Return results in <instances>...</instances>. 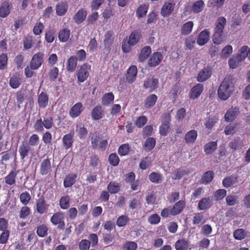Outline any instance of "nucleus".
<instances>
[{
	"label": "nucleus",
	"instance_id": "nucleus-19",
	"mask_svg": "<svg viewBox=\"0 0 250 250\" xmlns=\"http://www.w3.org/2000/svg\"><path fill=\"white\" fill-rule=\"evenodd\" d=\"M82 110V104L80 102L77 103L75 104L70 109L69 115L73 118H76L80 115Z\"/></svg>",
	"mask_w": 250,
	"mask_h": 250
},
{
	"label": "nucleus",
	"instance_id": "nucleus-54",
	"mask_svg": "<svg viewBox=\"0 0 250 250\" xmlns=\"http://www.w3.org/2000/svg\"><path fill=\"white\" fill-rule=\"evenodd\" d=\"M48 228L44 224L39 225L37 229V233L40 237H44L46 235Z\"/></svg>",
	"mask_w": 250,
	"mask_h": 250
},
{
	"label": "nucleus",
	"instance_id": "nucleus-13",
	"mask_svg": "<svg viewBox=\"0 0 250 250\" xmlns=\"http://www.w3.org/2000/svg\"><path fill=\"white\" fill-rule=\"evenodd\" d=\"M74 135V132L72 131L63 136L62 143L65 149H68L72 147L73 143Z\"/></svg>",
	"mask_w": 250,
	"mask_h": 250
},
{
	"label": "nucleus",
	"instance_id": "nucleus-4",
	"mask_svg": "<svg viewBox=\"0 0 250 250\" xmlns=\"http://www.w3.org/2000/svg\"><path fill=\"white\" fill-rule=\"evenodd\" d=\"M159 81L154 76H149L144 82V87L152 92L158 87Z\"/></svg>",
	"mask_w": 250,
	"mask_h": 250
},
{
	"label": "nucleus",
	"instance_id": "nucleus-6",
	"mask_svg": "<svg viewBox=\"0 0 250 250\" xmlns=\"http://www.w3.org/2000/svg\"><path fill=\"white\" fill-rule=\"evenodd\" d=\"M175 6V2L172 0L166 2L161 8V14L162 16L164 17L169 16L172 13Z\"/></svg>",
	"mask_w": 250,
	"mask_h": 250
},
{
	"label": "nucleus",
	"instance_id": "nucleus-37",
	"mask_svg": "<svg viewBox=\"0 0 250 250\" xmlns=\"http://www.w3.org/2000/svg\"><path fill=\"white\" fill-rule=\"evenodd\" d=\"M155 139L149 137L145 141L144 148L145 151L149 152L155 147Z\"/></svg>",
	"mask_w": 250,
	"mask_h": 250
},
{
	"label": "nucleus",
	"instance_id": "nucleus-35",
	"mask_svg": "<svg viewBox=\"0 0 250 250\" xmlns=\"http://www.w3.org/2000/svg\"><path fill=\"white\" fill-rule=\"evenodd\" d=\"M77 177L76 174L71 173L68 175L64 179L63 185L65 188L71 187L75 182Z\"/></svg>",
	"mask_w": 250,
	"mask_h": 250
},
{
	"label": "nucleus",
	"instance_id": "nucleus-58",
	"mask_svg": "<svg viewBox=\"0 0 250 250\" xmlns=\"http://www.w3.org/2000/svg\"><path fill=\"white\" fill-rule=\"evenodd\" d=\"M109 164L112 166H117L120 162V159L116 153H111L108 157Z\"/></svg>",
	"mask_w": 250,
	"mask_h": 250
},
{
	"label": "nucleus",
	"instance_id": "nucleus-33",
	"mask_svg": "<svg viewBox=\"0 0 250 250\" xmlns=\"http://www.w3.org/2000/svg\"><path fill=\"white\" fill-rule=\"evenodd\" d=\"M237 177L234 175H232L225 177L222 181V185L225 188H228L233 186L237 182Z\"/></svg>",
	"mask_w": 250,
	"mask_h": 250
},
{
	"label": "nucleus",
	"instance_id": "nucleus-63",
	"mask_svg": "<svg viewBox=\"0 0 250 250\" xmlns=\"http://www.w3.org/2000/svg\"><path fill=\"white\" fill-rule=\"evenodd\" d=\"M42 123L43 125V127H44L46 129L51 128L53 125V118L51 116L47 117L45 118H44L42 121Z\"/></svg>",
	"mask_w": 250,
	"mask_h": 250
},
{
	"label": "nucleus",
	"instance_id": "nucleus-62",
	"mask_svg": "<svg viewBox=\"0 0 250 250\" xmlns=\"http://www.w3.org/2000/svg\"><path fill=\"white\" fill-rule=\"evenodd\" d=\"M138 245L136 243L133 241H127L123 246V248L125 250H136Z\"/></svg>",
	"mask_w": 250,
	"mask_h": 250
},
{
	"label": "nucleus",
	"instance_id": "nucleus-36",
	"mask_svg": "<svg viewBox=\"0 0 250 250\" xmlns=\"http://www.w3.org/2000/svg\"><path fill=\"white\" fill-rule=\"evenodd\" d=\"M149 180L155 184H160L163 181V176L160 173L152 172L149 175Z\"/></svg>",
	"mask_w": 250,
	"mask_h": 250
},
{
	"label": "nucleus",
	"instance_id": "nucleus-45",
	"mask_svg": "<svg viewBox=\"0 0 250 250\" xmlns=\"http://www.w3.org/2000/svg\"><path fill=\"white\" fill-rule=\"evenodd\" d=\"M140 38V36L138 32H133L129 36L127 43L130 45L133 46L139 42Z\"/></svg>",
	"mask_w": 250,
	"mask_h": 250
},
{
	"label": "nucleus",
	"instance_id": "nucleus-52",
	"mask_svg": "<svg viewBox=\"0 0 250 250\" xmlns=\"http://www.w3.org/2000/svg\"><path fill=\"white\" fill-rule=\"evenodd\" d=\"M20 199L21 203L24 206L27 205L31 200L30 194L27 192H22L20 196Z\"/></svg>",
	"mask_w": 250,
	"mask_h": 250
},
{
	"label": "nucleus",
	"instance_id": "nucleus-38",
	"mask_svg": "<svg viewBox=\"0 0 250 250\" xmlns=\"http://www.w3.org/2000/svg\"><path fill=\"white\" fill-rule=\"evenodd\" d=\"M68 10V5L64 2H62L56 5V12L57 15L62 16L65 15Z\"/></svg>",
	"mask_w": 250,
	"mask_h": 250
},
{
	"label": "nucleus",
	"instance_id": "nucleus-20",
	"mask_svg": "<svg viewBox=\"0 0 250 250\" xmlns=\"http://www.w3.org/2000/svg\"><path fill=\"white\" fill-rule=\"evenodd\" d=\"M209 38V32L207 30H204L199 34L197 42L200 45H203L208 41Z\"/></svg>",
	"mask_w": 250,
	"mask_h": 250
},
{
	"label": "nucleus",
	"instance_id": "nucleus-47",
	"mask_svg": "<svg viewBox=\"0 0 250 250\" xmlns=\"http://www.w3.org/2000/svg\"><path fill=\"white\" fill-rule=\"evenodd\" d=\"M70 31L67 29H64L59 32L58 38L62 42H66L70 37Z\"/></svg>",
	"mask_w": 250,
	"mask_h": 250
},
{
	"label": "nucleus",
	"instance_id": "nucleus-50",
	"mask_svg": "<svg viewBox=\"0 0 250 250\" xmlns=\"http://www.w3.org/2000/svg\"><path fill=\"white\" fill-rule=\"evenodd\" d=\"M233 236L235 239L241 240L246 236L245 231L242 229H238L233 232Z\"/></svg>",
	"mask_w": 250,
	"mask_h": 250
},
{
	"label": "nucleus",
	"instance_id": "nucleus-46",
	"mask_svg": "<svg viewBox=\"0 0 250 250\" xmlns=\"http://www.w3.org/2000/svg\"><path fill=\"white\" fill-rule=\"evenodd\" d=\"M227 195V191L224 189H219L213 193V197L215 201H218L223 199Z\"/></svg>",
	"mask_w": 250,
	"mask_h": 250
},
{
	"label": "nucleus",
	"instance_id": "nucleus-22",
	"mask_svg": "<svg viewBox=\"0 0 250 250\" xmlns=\"http://www.w3.org/2000/svg\"><path fill=\"white\" fill-rule=\"evenodd\" d=\"M22 83V79L18 74L12 75L9 79V85L14 89L18 88Z\"/></svg>",
	"mask_w": 250,
	"mask_h": 250
},
{
	"label": "nucleus",
	"instance_id": "nucleus-32",
	"mask_svg": "<svg viewBox=\"0 0 250 250\" xmlns=\"http://www.w3.org/2000/svg\"><path fill=\"white\" fill-rule=\"evenodd\" d=\"M87 15L86 11L82 9L79 10L74 16V20L77 24H80L85 20Z\"/></svg>",
	"mask_w": 250,
	"mask_h": 250
},
{
	"label": "nucleus",
	"instance_id": "nucleus-42",
	"mask_svg": "<svg viewBox=\"0 0 250 250\" xmlns=\"http://www.w3.org/2000/svg\"><path fill=\"white\" fill-rule=\"evenodd\" d=\"M214 177V173L212 171H208L202 176L201 182L202 184L207 185L210 183Z\"/></svg>",
	"mask_w": 250,
	"mask_h": 250
},
{
	"label": "nucleus",
	"instance_id": "nucleus-26",
	"mask_svg": "<svg viewBox=\"0 0 250 250\" xmlns=\"http://www.w3.org/2000/svg\"><path fill=\"white\" fill-rule=\"evenodd\" d=\"M157 96L154 94H152L148 96L144 101V106L147 108L149 109L154 106L157 100Z\"/></svg>",
	"mask_w": 250,
	"mask_h": 250
},
{
	"label": "nucleus",
	"instance_id": "nucleus-31",
	"mask_svg": "<svg viewBox=\"0 0 250 250\" xmlns=\"http://www.w3.org/2000/svg\"><path fill=\"white\" fill-rule=\"evenodd\" d=\"M189 245L188 240L185 238L178 240L175 244V248L176 250H187Z\"/></svg>",
	"mask_w": 250,
	"mask_h": 250
},
{
	"label": "nucleus",
	"instance_id": "nucleus-56",
	"mask_svg": "<svg viewBox=\"0 0 250 250\" xmlns=\"http://www.w3.org/2000/svg\"><path fill=\"white\" fill-rule=\"evenodd\" d=\"M17 175V173L15 171H12L6 177H5V183L7 184L12 185L15 183L16 180L15 178Z\"/></svg>",
	"mask_w": 250,
	"mask_h": 250
},
{
	"label": "nucleus",
	"instance_id": "nucleus-1",
	"mask_svg": "<svg viewBox=\"0 0 250 250\" xmlns=\"http://www.w3.org/2000/svg\"><path fill=\"white\" fill-rule=\"evenodd\" d=\"M235 83L234 78L232 76H226L218 87L217 90L218 97L223 101L229 99L234 90Z\"/></svg>",
	"mask_w": 250,
	"mask_h": 250
},
{
	"label": "nucleus",
	"instance_id": "nucleus-10",
	"mask_svg": "<svg viewBox=\"0 0 250 250\" xmlns=\"http://www.w3.org/2000/svg\"><path fill=\"white\" fill-rule=\"evenodd\" d=\"M213 205V200L210 197H204L200 200L198 204V208L200 210H207Z\"/></svg>",
	"mask_w": 250,
	"mask_h": 250
},
{
	"label": "nucleus",
	"instance_id": "nucleus-44",
	"mask_svg": "<svg viewBox=\"0 0 250 250\" xmlns=\"http://www.w3.org/2000/svg\"><path fill=\"white\" fill-rule=\"evenodd\" d=\"M10 12L9 5L8 2H3L0 7V17L5 18L7 16Z\"/></svg>",
	"mask_w": 250,
	"mask_h": 250
},
{
	"label": "nucleus",
	"instance_id": "nucleus-28",
	"mask_svg": "<svg viewBox=\"0 0 250 250\" xmlns=\"http://www.w3.org/2000/svg\"><path fill=\"white\" fill-rule=\"evenodd\" d=\"M151 52V48L149 46H145L141 51L139 55L138 61L140 62H144L146 60Z\"/></svg>",
	"mask_w": 250,
	"mask_h": 250
},
{
	"label": "nucleus",
	"instance_id": "nucleus-53",
	"mask_svg": "<svg viewBox=\"0 0 250 250\" xmlns=\"http://www.w3.org/2000/svg\"><path fill=\"white\" fill-rule=\"evenodd\" d=\"M188 172L185 169L180 168L177 169L173 173V176L172 177V178L175 180H179L183 176L188 174Z\"/></svg>",
	"mask_w": 250,
	"mask_h": 250
},
{
	"label": "nucleus",
	"instance_id": "nucleus-12",
	"mask_svg": "<svg viewBox=\"0 0 250 250\" xmlns=\"http://www.w3.org/2000/svg\"><path fill=\"white\" fill-rule=\"evenodd\" d=\"M137 68L135 65H131L127 70L126 81L129 83H133L136 78Z\"/></svg>",
	"mask_w": 250,
	"mask_h": 250
},
{
	"label": "nucleus",
	"instance_id": "nucleus-25",
	"mask_svg": "<svg viewBox=\"0 0 250 250\" xmlns=\"http://www.w3.org/2000/svg\"><path fill=\"white\" fill-rule=\"evenodd\" d=\"M239 113V109L237 108H231L225 115V119L227 122H232L237 116Z\"/></svg>",
	"mask_w": 250,
	"mask_h": 250
},
{
	"label": "nucleus",
	"instance_id": "nucleus-60",
	"mask_svg": "<svg viewBox=\"0 0 250 250\" xmlns=\"http://www.w3.org/2000/svg\"><path fill=\"white\" fill-rule=\"evenodd\" d=\"M232 52V47L230 45H227L223 48L221 53V57L223 58H227Z\"/></svg>",
	"mask_w": 250,
	"mask_h": 250
},
{
	"label": "nucleus",
	"instance_id": "nucleus-14",
	"mask_svg": "<svg viewBox=\"0 0 250 250\" xmlns=\"http://www.w3.org/2000/svg\"><path fill=\"white\" fill-rule=\"evenodd\" d=\"M48 209V205L42 196L40 197L36 202L37 211L40 214H43Z\"/></svg>",
	"mask_w": 250,
	"mask_h": 250
},
{
	"label": "nucleus",
	"instance_id": "nucleus-55",
	"mask_svg": "<svg viewBox=\"0 0 250 250\" xmlns=\"http://www.w3.org/2000/svg\"><path fill=\"white\" fill-rule=\"evenodd\" d=\"M212 41L215 44L219 45L224 42L222 37V33L215 32L212 36Z\"/></svg>",
	"mask_w": 250,
	"mask_h": 250
},
{
	"label": "nucleus",
	"instance_id": "nucleus-64",
	"mask_svg": "<svg viewBox=\"0 0 250 250\" xmlns=\"http://www.w3.org/2000/svg\"><path fill=\"white\" fill-rule=\"evenodd\" d=\"M91 242L86 239L82 240L79 244V248L81 250H88L90 246Z\"/></svg>",
	"mask_w": 250,
	"mask_h": 250
},
{
	"label": "nucleus",
	"instance_id": "nucleus-16",
	"mask_svg": "<svg viewBox=\"0 0 250 250\" xmlns=\"http://www.w3.org/2000/svg\"><path fill=\"white\" fill-rule=\"evenodd\" d=\"M49 97L47 94L42 92L38 95V103L40 108H44L48 104Z\"/></svg>",
	"mask_w": 250,
	"mask_h": 250
},
{
	"label": "nucleus",
	"instance_id": "nucleus-34",
	"mask_svg": "<svg viewBox=\"0 0 250 250\" xmlns=\"http://www.w3.org/2000/svg\"><path fill=\"white\" fill-rule=\"evenodd\" d=\"M249 48L247 45H244L240 48V49L238 50V53L236 55V56L238 57V59L240 61H243L245 59L248 57L249 58Z\"/></svg>",
	"mask_w": 250,
	"mask_h": 250
},
{
	"label": "nucleus",
	"instance_id": "nucleus-24",
	"mask_svg": "<svg viewBox=\"0 0 250 250\" xmlns=\"http://www.w3.org/2000/svg\"><path fill=\"white\" fill-rule=\"evenodd\" d=\"M197 137V132L195 130H191L185 135L184 139L188 144H193Z\"/></svg>",
	"mask_w": 250,
	"mask_h": 250
},
{
	"label": "nucleus",
	"instance_id": "nucleus-8",
	"mask_svg": "<svg viewBox=\"0 0 250 250\" xmlns=\"http://www.w3.org/2000/svg\"><path fill=\"white\" fill-rule=\"evenodd\" d=\"M163 59L162 54L159 52L152 54L148 61V65L150 67H155L158 65Z\"/></svg>",
	"mask_w": 250,
	"mask_h": 250
},
{
	"label": "nucleus",
	"instance_id": "nucleus-7",
	"mask_svg": "<svg viewBox=\"0 0 250 250\" xmlns=\"http://www.w3.org/2000/svg\"><path fill=\"white\" fill-rule=\"evenodd\" d=\"M43 53L39 52L33 56L30 63L31 69L36 70L41 66L43 61Z\"/></svg>",
	"mask_w": 250,
	"mask_h": 250
},
{
	"label": "nucleus",
	"instance_id": "nucleus-17",
	"mask_svg": "<svg viewBox=\"0 0 250 250\" xmlns=\"http://www.w3.org/2000/svg\"><path fill=\"white\" fill-rule=\"evenodd\" d=\"M30 150V146H29L27 143L23 142L19 148V152L21 159L24 160V159L28 156Z\"/></svg>",
	"mask_w": 250,
	"mask_h": 250
},
{
	"label": "nucleus",
	"instance_id": "nucleus-5",
	"mask_svg": "<svg viewBox=\"0 0 250 250\" xmlns=\"http://www.w3.org/2000/svg\"><path fill=\"white\" fill-rule=\"evenodd\" d=\"M91 145L94 148H99L105 150L108 145L106 140H103L98 135L93 136L91 139Z\"/></svg>",
	"mask_w": 250,
	"mask_h": 250
},
{
	"label": "nucleus",
	"instance_id": "nucleus-40",
	"mask_svg": "<svg viewBox=\"0 0 250 250\" xmlns=\"http://www.w3.org/2000/svg\"><path fill=\"white\" fill-rule=\"evenodd\" d=\"M205 7L204 2L202 0L195 1L191 7V10L194 13L197 14L201 12Z\"/></svg>",
	"mask_w": 250,
	"mask_h": 250
},
{
	"label": "nucleus",
	"instance_id": "nucleus-27",
	"mask_svg": "<svg viewBox=\"0 0 250 250\" xmlns=\"http://www.w3.org/2000/svg\"><path fill=\"white\" fill-rule=\"evenodd\" d=\"M194 23L192 21H188L184 23L181 26V34L182 35H188L192 30Z\"/></svg>",
	"mask_w": 250,
	"mask_h": 250
},
{
	"label": "nucleus",
	"instance_id": "nucleus-48",
	"mask_svg": "<svg viewBox=\"0 0 250 250\" xmlns=\"http://www.w3.org/2000/svg\"><path fill=\"white\" fill-rule=\"evenodd\" d=\"M60 207L63 209H66L70 206V198L68 196L62 197L60 200Z\"/></svg>",
	"mask_w": 250,
	"mask_h": 250
},
{
	"label": "nucleus",
	"instance_id": "nucleus-18",
	"mask_svg": "<svg viewBox=\"0 0 250 250\" xmlns=\"http://www.w3.org/2000/svg\"><path fill=\"white\" fill-rule=\"evenodd\" d=\"M186 202L184 200H180L176 202L171 208V215L175 216L180 214L185 208Z\"/></svg>",
	"mask_w": 250,
	"mask_h": 250
},
{
	"label": "nucleus",
	"instance_id": "nucleus-39",
	"mask_svg": "<svg viewBox=\"0 0 250 250\" xmlns=\"http://www.w3.org/2000/svg\"><path fill=\"white\" fill-rule=\"evenodd\" d=\"M77 64V61L76 56H71L69 58L67 62L66 68L69 72H73L76 67Z\"/></svg>",
	"mask_w": 250,
	"mask_h": 250
},
{
	"label": "nucleus",
	"instance_id": "nucleus-30",
	"mask_svg": "<svg viewBox=\"0 0 250 250\" xmlns=\"http://www.w3.org/2000/svg\"><path fill=\"white\" fill-rule=\"evenodd\" d=\"M227 21L225 17H220L217 20L216 26L214 29L215 32L223 33Z\"/></svg>",
	"mask_w": 250,
	"mask_h": 250
},
{
	"label": "nucleus",
	"instance_id": "nucleus-21",
	"mask_svg": "<svg viewBox=\"0 0 250 250\" xmlns=\"http://www.w3.org/2000/svg\"><path fill=\"white\" fill-rule=\"evenodd\" d=\"M91 117L94 120L102 119L104 116V111L100 105L95 106L91 112Z\"/></svg>",
	"mask_w": 250,
	"mask_h": 250
},
{
	"label": "nucleus",
	"instance_id": "nucleus-23",
	"mask_svg": "<svg viewBox=\"0 0 250 250\" xmlns=\"http://www.w3.org/2000/svg\"><path fill=\"white\" fill-rule=\"evenodd\" d=\"M104 42L105 47L110 48L114 40L113 32L111 30L107 31L104 34Z\"/></svg>",
	"mask_w": 250,
	"mask_h": 250
},
{
	"label": "nucleus",
	"instance_id": "nucleus-3",
	"mask_svg": "<svg viewBox=\"0 0 250 250\" xmlns=\"http://www.w3.org/2000/svg\"><path fill=\"white\" fill-rule=\"evenodd\" d=\"M91 70V66L84 63L79 68L77 73V79L79 83L84 82L88 77Z\"/></svg>",
	"mask_w": 250,
	"mask_h": 250
},
{
	"label": "nucleus",
	"instance_id": "nucleus-9",
	"mask_svg": "<svg viewBox=\"0 0 250 250\" xmlns=\"http://www.w3.org/2000/svg\"><path fill=\"white\" fill-rule=\"evenodd\" d=\"M52 169L51 164L48 158L42 160L40 165V173L42 175L49 174Z\"/></svg>",
	"mask_w": 250,
	"mask_h": 250
},
{
	"label": "nucleus",
	"instance_id": "nucleus-57",
	"mask_svg": "<svg viewBox=\"0 0 250 250\" xmlns=\"http://www.w3.org/2000/svg\"><path fill=\"white\" fill-rule=\"evenodd\" d=\"M23 47L25 49H29L33 46V37L31 35H27L23 40Z\"/></svg>",
	"mask_w": 250,
	"mask_h": 250
},
{
	"label": "nucleus",
	"instance_id": "nucleus-2",
	"mask_svg": "<svg viewBox=\"0 0 250 250\" xmlns=\"http://www.w3.org/2000/svg\"><path fill=\"white\" fill-rule=\"evenodd\" d=\"M64 220V214L62 212L54 213L50 219L51 222L54 225L57 226V229L60 230H63L65 228Z\"/></svg>",
	"mask_w": 250,
	"mask_h": 250
},
{
	"label": "nucleus",
	"instance_id": "nucleus-61",
	"mask_svg": "<svg viewBox=\"0 0 250 250\" xmlns=\"http://www.w3.org/2000/svg\"><path fill=\"white\" fill-rule=\"evenodd\" d=\"M129 146L128 144H123L118 148V153L120 156H125L128 153Z\"/></svg>",
	"mask_w": 250,
	"mask_h": 250
},
{
	"label": "nucleus",
	"instance_id": "nucleus-43",
	"mask_svg": "<svg viewBox=\"0 0 250 250\" xmlns=\"http://www.w3.org/2000/svg\"><path fill=\"white\" fill-rule=\"evenodd\" d=\"M120 190V184L114 182H110L107 186V190L111 194L117 193Z\"/></svg>",
	"mask_w": 250,
	"mask_h": 250
},
{
	"label": "nucleus",
	"instance_id": "nucleus-11",
	"mask_svg": "<svg viewBox=\"0 0 250 250\" xmlns=\"http://www.w3.org/2000/svg\"><path fill=\"white\" fill-rule=\"evenodd\" d=\"M211 75V68L207 66L201 70L198 75L197 79L199 82H203L208 79Z\"/></svg>",
	"mask_w": 250,
	"mask_h": 250
},
{
	"label": "nucleus",
	"instance_id": "nucleus-51",
	"mask_svg": "<svg viewBox=\"0 0 250 250\" xmlns=\"http://www.w3.org/2000/svg\"><path fill=\"white\" fill-rule=\"evenodd\" d=\"M148 10V6L146 4L141 5L136 10V15L138 18H142L145 16Z\"/></svg>",
	"mask_w": 250,
	"mask_h": 250
},
{
	"label": "nucleus",
	"instance_id": "nucleus-15",
	"mask_svg": "<svg viewBox=\"0 0 250 250\" xmlns=\"http://www.w3.org/2000/svg\"><path fill=\"white\" fill-rule=\"evenodd\" d=\"M203 85L201 83H198L195 85L190 91V98L194 100L198 98L202 93L203 90Z\"/></svg>",
	"mask_w": 250,
	"mask_h": 250
},
{
	"label": "nucleus",
	"instance_id": "nucleus-59",
	"mask_svg": "<svg viewBox=\"0 0 250 250\" xmlns=\"http://www.w3.org/2000/svg\"><path fill=\"white\" fill-rule=\"evenodd\" d=\"M30 208L24 206L21 209L19 217L21 219H25L30 214Z\"/></svg>",
	"mask_w": 250,
	"mask_h": 250
},
{
	"label": "nucleus",
	"instance_id": "nucleus-29",
	"mask_svg": "<svg viewBox=\"0 0 250 250\" xmlns=\"http://www.w3.org/2000/svg\"><path fill=\"white\" fill-rule=\"evenodd\" d=\"M114 95L112 92L104 94L102 99V104L106 106H109L113 103Z\"/></svg>",
	"mask_w": 250,
	"mask_h": 250
},
{
	"label": "nucleus",
	"instance_id": "nucleus-49",
	"mask_svg": "<svg viewBox=\"0 0 250 250\" xmlns=\"http://www.w3.org/2000/svg\"><path fill=\"white\" fill-rule=\"evenodd\" d=\"M129 221V218L127 215H123L118 218L116 221V225L119 227L125 226Z\"/></svg>",
	"mask_w": 250,
	"mask_h": 250
},
{
	"label": "nucleus",
	"instance_id": "nucleus-41",
	"mask_svg": "<svg viewBox=\"0 0 250 250\" xmlns=\"http://www.w3.org/2000/svg\"><path fill=\"white\" fill-rule=\"evenodd\" d=\"M217 144L216 142L211 141L204 146V151L207 154L213 152L217 148Z\"/></svg>",
	"mask_w": 250,
	"mask_h": 250
}]
</instances>
